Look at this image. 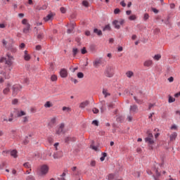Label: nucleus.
<instances>
[{"mask_svg":"<svg viewBox=\"0 0 180 180\" xmlns=\"http://www.w3.org/2000/svg\"><path fill=\"white\" fill-rule=\"evenodd\" d=\"M13 60H15L13 56H12L11 53L7 52L6 54V57L1 56L0 58V63H5L6 65L11 67L13 64Z\"/></svg>","mask_w":180,"mask_h":180,"instance_id":"f257e3e1","label":"nucleus"},{"mask_svg":"<svg viewBox=\"0 0 180 180\" xmlns=\"http://www.w3.org/2000/svg\"><path fill=\"white\" fill-rule=\"evenodd\" d=\"M114 74L115 73L113 72V68L112 66L106 67L104 72V75H105V77H108V78H112Z\"/></svg>","mask_w":180,"mask_h":180,"instance_id":"f03ea898","label":"nucleus"},{"mask_svg":"<svg viewBox=\"0 0 180 180\" xmlns=\"http://www.w3.org/2000/svg\"><path fill=\"white\" fill-rule=\"evenodd\" d=\"M22 89V86L20 84H15L13 86V96H16L18 92Z\"/></svg>","mask_w":180,"mask_h":180,"instance_id":"7ed1b4c3","label":"nucleus"},{"mask_svg":"<svg viewBox=\"0 0 180 180\" xmlns=\"http://www.w3.org/2000/svg\"><path fill=\"white\" fill-rule=\"evenodd\" d=\"M11 154V157H13V158H18V151L16 150H4L2 152L3 154Z\"/></svg>","mask_w":180,"mask_h":180,"instance_id":"20e7f679","label":"nucleus"},{"mask_svg":"<svg viewBox=\"0 0 180 180\" xmlns=\"http://www.w3.org/2000/svg\"><path fill=\"white\" fill-rule=\"evenodd\" d=\"M49 172V166L44 165L41 167V175H46Z\"/></svg>","mask_w":180,"mask_h":180,"instance_id":"39448f33","label":"nucleus"},{"mask_svg":"<svg viewBox=\"0 0 180 180\" xmlns=\"http://www.w3.org/2000/svg\"><path fill=\"white\" fill-rule=\"evenodd\" d=\"M53 157L54 160H58V158H61V157H63V152L56 151L53 153Z\"/></svg>","mask_w":180,"mask_h":180,"instance_id":"423d86ee","label":"nucleus"},{"mask_svg":"<svg viewBox=\"0 0 180 180\" xmlns=\"http://www.w3.org/2000/svg\"><path fill=\"white\" fill-rule=\"evenodd\" d=\"M129 112L131 113H137L139 112V108L137 107V105H133L130 106Z\"/></svg>","mask_w":180,"mask_h":180,"instance_id":"0eeeda50","label":"nucleus"},{"mask_svg":"<svg viewBox=\"0 0 180 180\" xmlns=\"http://www.w3.org/2000/svg\"><path fill=\"white\" fill-rule=\"evenodd\" d=\"M60 75L61 78H67V77H68V72H67V70L61 69L60 71Z\"/></svg>","mask_w":180,"mask_h":180,"instance_id":"6e6552de","label":"nucleus"},{"mask_svg":"<svg viewBox=\"0 0 180 180\" xmlns=\"http://www.w3.org/2000/svg\"><path fill=\"white\" fill-rule=\"evenodd\" d=\"M7 50L11 51V53H13V54L18 51V49H16V47H15L12 44H8V47L7 48Z\"/></svg>","mask_w":180,"mask_h":180,"instance_id":"1a4fd4ad","label":"nucleus"},{"mask_svg":"<svg viewBox=\"0 0 180 180\" xmlns=\"http://www.w3.org/2000/svg\"><path fill=\"white\" fill-rule=\"evenodd\" d=\"M56 122H57V117H53L51 119L50 122H49V126L50 127H53V126L54 124H56Z\"/></svg>","mask_w":180,"mask_h":180,"instance_id":"9d476101","label":"nucleus"},{"mask_svg":"<svg viewBox=\"0 0 180 180\" xmlns=\"http://www.w3.org/2000/svg\"><path fill=\"white\" fill-rule=\"evenodd\" d=\"M155 169V175H153V178L154 180H160V177L161 176V173L160 172H158V169Z\"/></svg>","mask_w":180,"mask_h":180,"instance_id":"9b49d317","label":"nucleus"},{"mask_svg":"<svg viewBox=\"0 0 180 180\" xmlns=\"http://www.w3.org/2000/svg\"><path fill=\"white\" fill-rule=\"evenodd\" d=\"M100 64H102V60H101V59H96L93 62V65L95 68H98Z\"/></svg>","mask_w":180,"mask_h":180,"instance_id":"f8f14e48","label":"nucleus"},{"mask_svg":"<svg viewBox=\"0 0 180 180\" xmlns=\"http://www.w3.org/2000/svg\"><path fill=\"white\" fill-rule=\"evenodd\" d=\"M88 105H89V101H83L79 104V108H80L81 109H85V108H86Z\"/></svg>","mask_w":180,"mask_h":180,"instance_id":"ddd939ff","label":"nucleus"},{"mask_svg":"<svg viewBox=\"0 0 180 180\" xmlns=\"http://www.w3.org/2000/svg\"><path fill=\"white\" fill-rule=\"evenodd\" d=\"M134 99L138 105H143L144 103V101H143V99H140L136 96H134Z\"/></svg>","mask_w":180,"mask_h":180,"instance_id":"4468645a","label":"nucleus"},{"mask_svg":"<svg viewBox=\"0 0 180 180\" xmlns=\"http://www.w3.org/2000/svg\"><path fill=\"white\" fill-rule=\"evenodd\" d=\"M74 29H75V24L74 23L70 24V28L68 29L67 30V33L68 34H70V33H72V32L74 31Z\"/></svg>","mask_w":180,"mask_h":180,"instance_id":"2eb2a0df","label":"nucleus"},{"mask_svg":"<svg viewBox=\"0 0 180 180\" xmlns=\"http://www.w3.org/2000/svg\"><path fill=\"white\" fill-rule=\"evenodd\" d=\"M112 25H113L115 29H117V30L120 29V24L119 22V20H114L112 22Z\"/></svg>","mask_w":180,"mask_h":180,"instance_id":"dca6fc26","label":"nucleus"},{"mask_svg":"<svg viewBox=\"0 0 180 180\" xmlns=\"http://www.w3.org/2000/svg\"><path fill=\"white\" fill-rule=\"evenodd\" d=\"M143 65L144 67H151V65H153V61L151 60H146L143 63Z\"/></svg>","mask_w":180,"mask_h":180,"instance_id":"f3484780","label":"nucleus"},{"mask_svg":"<svg viewBox=\"0 0 180 180\" xmlns=\"http://www.w3.org/2000/svg\"><path fill=\"white\" fill-rule=\"evenodd\" d=\"M51 19H53V13H51L44 18V20H45V22H49V20H51Z\"/></svg>","mask_w":180,"mask_h":180,"instance_id":"a211bd4d","label":"nucleus"},{"mask_svg":"<svg viewBox=\"0 0 180 180\" xmlns=\"http://www.w3.org/2000/svg\"><path fill=\"white\" fill-rule=\"evenodd\" d=\"M176 136H178V134H176V132H174L170 135V141H175V139H176Z\"/></svg>","mask_w":180,"mask_h":180,"instance_id":"6ab92c4d","label":"nucleus"},{"mask_svg":"<svg viewBox=\"0 0 180 180\" xmlns=\"http://www.w3.org/2000/svg\"><path fill=\"white\" fill-rule=\"evenodd\" d=\"M153 138H145L146 143H148V144H154V139Z\"/></svg>","mask_w":180,"mask_h":180,"instance_id":"aec40b11","label":"nucleus"},{"mask_svg":"<svg viewBox=\"0 0 180 180\" xmlns=\"http://www.w3.org/2000/svg\"><path fill=\"white\" fill-rule=\"evenodd\" d=\"M29 30H30V24H27L26 27L23 29V33L27 34V33H29Z\"/></svg>","mask_w":180,"mask_h":180,"instance_id":"412c9836","label":"nucleus"},{"mask_svg":"<svg viewBox=\"0 0 180 180\" xmlns=\"http://www.w3.org/2000/svg\"><path fill=\"white\" fill-rule=\"evenodd\" d=\"M125 75H127V78H131V77L134 76V72H133V71L129 70L125 73Z\"/></svg>","mask_w":180,"mask_h":180,"instance_id":"4be33fe9","label":"nucleus"},{"mask_svg":"<svg viewBox=\"0 0 180 180\" xmlns=\"http://www.w3.org/2000/svg\"><path fill=\"white\" fill-rule=\"evenodd\" d=\"M94 33H96L98 36H102V30H98V28L94 30Z\"/></svg>","mask_w":180,"mask_h":180,"instance_id":"5701e85b","label":"nucleus"},{"mask_svg":"<svg viewBox=\"0 0 180 180\" xmlns=\"http://www.w3.org/2000/svg\"><path fill=\"white\" fill-rule=\"evenodd\" d=\"M153 60L155 61H159L161 59V54H156L153 57Z\"/></svg>","mask_w":180,"mask_h":180,"instance_id":"b1692460","label":"nucleus"},{"mask_svg":"<svg viewBox=\"0 0 180 180\" xmlns=\"http://www.w3.org/2000/svg\"><path fill=\"white\" fill-rule=\"evenodd\" d=\"M65 143H68L69 141H75V139L71 136H68L65 139Z\"/></svg>","mask_w":180,"mask_h":180,"instance_id":"393cba45","label":"nucleus"},{"mask_svg":"<svg viewBox=\"0 0 180 180\" xmlns=\"http://www.w3.org/2000/svg\"><path fill=\"white\" fill-rule=\"evenodd\" d=\"M53 103L50 101H46V103L44 104V108H52Z\"/></svg>","mask_w":180,"mask_h":180,"instance_id":"a878e982","label":"nucleus"},{"mask_svg":"<svg viewBox=\"0 0 180 180\" xmlns=\"http://www.w3.org/2000/svg\"><path fill=\"white\" fill-rule=\"evenodd\" d=\"M2 44L4 46V47H5V49H8V48L9 47V45H8V41H6V40L3 39L2 40Z\"/></svg>","mask_w":180,"mask_h":180,"instance_id":"bb28decb","label":"nucleus"},{"mask_svg":"<svg viewBox=\"0 0 180 180\" xmlns=\"http://www.w3.org/2000/svg\"><path fill=\"white\" fill-rule=\"evenodd\" d=\"M79 51L78 50V49H77V48H73L72 49V53H73V56H74V57H75V56H77V54H78V52H79Z\"/></svg>","mask_w":180,"mask_h":180,"instance_id":"cd10ccee","label":"nucleus"},{"mask_svg":"<svg viewBox=\"0 0 180 180\" xmlns=\"http://www.w3.org/2000/svg\"><path fill=\"white\" fill-rule=\"evenodd\" d=\"M26 115V112L25 111L21 110L20 112H18V117H21V116H25Z\"/></svg>","mask_w":180,"mask_h":180,"instance_id":"c85d7f7f","label":"nucleus"},{"mask_svg":"<svg viewBox=\"0 0 180 180\" xmlns=\"http://www.w3.org/2000/svg\"><path fill=\"white\" fill-rule=\"evenodd\" d=\"M11 91V89H9V87H6L3 90V94L4 95H8V93Z\"/></svg>","mask_w":180,"mask_h":180,"instance_id":"c756f323","label":"nucleus"},{"mask_svg":"<svg viewBox=\"0 0 180 180\" xmlns=\"http://www.w3.org/2000/svg\"><path fill=\"white\" fill-rule=\"evenodd\" d=\"M146 134L148 136L146 138H153V133H151L150 130H148Z\"/></svg>","mask_w":180,"mask_h":180,"instance_id":"7c9ffc66","label":"nucleus"},{"mask_svg":"<svg viewBox=\"0 0 180 180\" xmlns=\"http://www.w3.org/2000/svg\"><path fill=\"white\" fill-rule=\"evenodd\" d=\"M103 95H104L105 98H108V96H110V94L108 93V91L105 89L103 90Z\"/></svg>","mask_w":180,"mask_h":180,"instance_id":"2f4dec72","label":"nucleus"},{"mask_svg":"<svg viewBox=\"0 0 180 180\" xmlns=\"http://www.w3.org/2000/svg\"><path fill=\"white\" fill-rule=\"evenodd\" d=\"M136 19H137V16H136V15H131L129 17V20H136Z\"/></svg>","mask_w":180,"mask_h":180,"instance_id":"473e14b6","label":"nucleus"},{"mask_svg":"<svg viewBox=\"0 0 180 180\" xmlns=\"http://www.w3.org/2000/svg\"><path fill=\"white\" fill-rule=\"evenodd\" d=\"M102 157L100 158L101 161H105V158L108 155L107 153H102Z\"/></svg>","mask_w":180,"mask_h":180,"instance_id":"72a5a7b5","label":"nucleus"},{"mask_svg":"<svg viewBox=\"0 0 180 180\" xmlns=\"http://www.w3.org/2000/svg\"><path fill=\"white\" fill-rule=\"evenodd\" d=\"M105 109H106V105L105 104H103L100 107V110H101V113H103V112H105Z\"/></svg>","mask_w":180,"mask_h":180,"instance_id":"f704fd0d","label":"nucleus"},{"mask_svg":"<svg viewBox=\"0 0 180 180\" xmlns=\"http://www.w3.org/2000/svg\"><path fill=\"white\" fill-rule=\"evenodd\" d=\"M103 32L108 30H110V25H105L103 28Z\"/></svg>","mask_w":180,"mask_h":180,"instance_id":"c9c22d12","label":"nucleus"},{"mask_svg":"<svg viewBox=\"0 0 180 180\" xmlns=\"http://www.w3.org/2000/svg\"><path fill=\"white\" fill-rule=\"evenodd\" d=\"M82 5H83V6H85L86 8H88V6H89V3L86 1H82Z\"/></svg>","mask_w":180,"mask_h":180,"instance_id":"e433bc0d","label":"nucleus"},{"mask_svg":"<svg viewBox=\"0 0 180 180\" xmlns=\"http://www.w3.org/2000/svg\"><path fill=\"white\" fill-rule=\"evenodd\" d=\"M77 78L82 79L84 78V73L82 72H79L77 73Z\"/></svg>","mask_w":180,"mask_h":180,"instance_id":"4c0bfd02","label":"nucleus"},{"mask_svg":"<svg viewBox=\"0 0 180 180\" xmlns=\"http://www.w3.org/2000/svg\"><path fill=\"white\" fill-rule=\"evenodd\" d=\"M150 18V15H148V13H145L144 15H143V20H148Z\"/></svg>","mask_w":180,"mask_h":180,"instance_id":"58836bf2","label":"nucleus"},{"mask_svg":"<svg viewBox=\"0 0 180 180\" xmlns=\"http://www.w3.org/2000/svg\"><path fill=\"white\" fill-rule=\"evenodd\" d=\"M62 110H63V111L67 110V112H71V108H70V107H63Z\"/></svg>","mask_w":180,"mask_h":180,"instance_id":"ea45409f","label":"nucleus"},{"mask_svg":"<svg viewBox=\"0 0 180 180\" xmlns=\"http://www.w3.org/2000/svg\"><path fill=\"white\" fill-rule=\"evenodd\" d=\"M24 60H25V61H29V60H30V55H24Z\"/></svg>","mask_w":180,"mask_h":180,"instance_id":"a19ab883","label":"nucleus"},{"mask_svg":"<svg viewBox=\"0 0 180 180\" xmlns=\"http://www.w3.org/2000/svg\"><path fill=\"white\" fill-rule=\"evenodd\" d=\"M51 80L54 82V81H57V76L56 75H53L51 77Z\"/></svg>","mask_w":180,"mask_h":180,"instance_id":"79ce46f5","label":"nucleus"},{"mask_svg":"<svg viewBox=\"0 0 180 180\" xmlns=\"http://www.w3.org/2000/svg\"><path fill=\"white\" fill-rule=\"evenodd\" d=\"M22 122H23V123H27V122H29V117H24L23 118H22Z\"/></svg>","mask_w":180,"mask_h":180,"instance_id":"37998d69","label":"nucleus"},{"mask_svg":"<svg viewBox=\"0 0 180 180\" xmlns=\"http://www.w3.org/2000/svg\"><path fill=\"white\" fill-rule=\"evenodd\" d=\"M22 25H25L26 26H27V25H29V23L27 22V19H26V18L22 19Z\"/></svg>","mask_w":180,"mask_h":180,"instance_id":"c03bdc74","label":"nucleus"},{"mask_svg":"<svg viewBox=\"0 0 180 180\" xmlns=\"http://www.w3.org/2000/svg\"><path fill=\"white\" fill-rule=\"evenodd\" d=\"M92 112H93V113H94L95 115H96V113H99V110H98V108H94L92 109Z\"/></svg>","mask_w":180,"mask_h":180,"instance_id":"a18cd8bd","label":"nucleus"},{"mask_svg":"<svg viewBox=\"0 0 180 180\" xmlns=\"http://www.w3.org/2000/svg\"><path fill=\"white\" fill-rule=\"evenodd\" d=\"M108 180H113V179H115V175H113L112 174H109L108 177Z\"/></svg>","mask_w":180,"mask_h":180,"instance_id":"49530a36","label":"nucleus"},{"mask_svg":"<svg viewBox=\"0 0 180 180\" xmlns=\"http://www.w3.org/2000/svg\"><path fill=\"white\" fill-rule=\"evenodd\" d=\"M26 180H36V179L32 175H30L27 177Z\"/></svg>","mask_w":180,"mask_h":180,"instance_id":"de8ad7c7","label":"nucleus"},{"mask_svg":"<svg viewBox=\"0 0 180 180\" xmlns=\"http://www.w3.org/2000/svg\"><path fill=\"white\" fill-rule=\"evenodd\" d=\"M173 102H175V98L169 96V103H172Z\"/></svg>","mask_w":180,"mask_h":180,"instance_id":"09e8293b","label":"nucleus"},{"mask_svg":"<svg viewBox=\"0 0 180 180\" xmlns=\"http://www.w3.org/2000/svg\"><path fill=\"white\" fill-rule=\"evenodd\" d=\"M23 166L25 167V168H30V163L29 162H25L23 164Z\"/></svg>","mask_w":180,"mask_h":180,"instance_id":"8fccbe9b","label":"nucleus"},{"mask_svg":"<svg viewBox=\"0 0 180 180\" xmlns=\"http://www.w3.org/2000/svg\"><path fill=\"white\" fill-rule=\"evenodd\" d=\"M82 54H86V48L83 47L81 50Z\"/></svg>","mask_w":180,"mask_h":180,"instance_id":"3c124183","label":"nucleus"},{"mask_svg":"<svg viewBox=\"0 0 180 180\" xmlns=\"http://www.w3.org/2000/svg\"><path fill=\"white\" fill-rule=\"evenodd\" d=\"M60 11L61 13H65V12H67V9H65V8H64V7H61L60 8Z\"/></svg>","mask_w":180,"mask_h":180,"instance_id":"603ef678","label":"nucleus"},{"mask_svg":"<svg viewBox=\"0 0 180 180\" xmlns=\"http://www.w3.org/2000/svg\"><path fill=\"white\" fill-rule=\"evenodd\" d=\"M92 124H94L95 126H98L99 122H98V120H94L92 121Z\"/></svg>","mask_w":180,"mask_h":180,"instance_id":"864d4df0","label":"nucleus"},{"mask_svg":"<svg viewBox=\"0 0 180 180\" xmlns=\"http://www.w3.org/2000/svg\"><path fill=\"white\" fill-rule=\"evenodd\" d=\"M114 13H115V15H117V14L120 13V9H119V8H115V9L114 10Z\"/></svg>","mask_w":180,"mask_h":180,"instance_id":"5fc2aeb1","label":"nucleus"},{"mask_svg":"<svg viewBox=\"0 0 180 180\" xmlns=\"http://www.w3.org/2000/svg\"><path fill=\"white\" fill-rule=\"evenodd\" d=\"M44 37V35L42 33H39L38 35H37V39H39V40H41V39H43Z\"/></svg>","mask_w":180,"mask_h":180,"instance_id":"6e6d98bb","label":"nucleus"},{"mask_svg":"<svg viewBox=\"0 0 180 180\" xmlns=\"http://www.w3.org/2000/svg\"><path fill=\"white\" fill-rule=\"evenodd\" d=\"M90 165L91 167H95V165H96V162L95 160H91Z\"/></svg>","mask_w":180,"mask_h":180,"instance_id":"4d7b16f0","label":"nucleus"},{"mask_svg":"<svg viewBox=\"0 0 180 180\" xmlns=\"http://www.w3.org/2000/svg\"><path fill=\"white\" fill-rule=\"evenodd\" d=\"M64 129L59 128L56 130V134H60Z\"/></svg>","mask_w":180,"mask_h":180,"instance_id":"13d9d810","label":"nucleus"},{"mask_svg":"<svg viewBox=\"0 0 180 180\" xmlns=\"http://www.w3.org/2000/svg\"><path fill=\"white\" fill-rule=\"evenodd\" d=\"M23 84H26L27 85L29 84V79L25 78L23 79Z\"/></svg>","mask_w":180,"mask_h":180,"instance_id":"bf43d9fd","label":"nucleus"},{"mask_svg":"<svg viewBox=\"0 0 180 180\" xmlns=\"http://www.w3.org/2000/svg\"><path fill=\"white\" fill-rule=\"evenodd\" d=\"M12 105H18V99H13L12 101Z\"/></svg>","mask_w":180,"mask_h":180,"instance_id":"052dcab7","label":"nucleus"},{"mask_svg":"<svg viewBox=\"0 0 180 180\" xmlns=\"http://www.w3.org/2000/svg\"><path fill=\"white\" fill-rule=\"evenodd\" d=\"M151 9L154 13H158L159 12V11L155 8H152Z\"/></svg>","mask_w":180,"mask_h":180,"instance_id":"680f3d73","label":"nucleus"},{"mask_svg":"<svg viewBox=\"0 0 180 180\" xmlns=\"http://www.w3.org/2000/svg\"><path fill=\"white\" fill-rule=\"evenodd\" d=\"M27 139H29V138L27 136H26L25 139L23 141L24 144H27L29 143V140Z\"/></svg>","mask_w":180,"mask_h":180,"instance_id":"e2e57ef3","label":"nucleus"},{"mask_svg":"<svg viewBox=\"0 0 180 180\" xmlns=\"http://www.w3.org/2000/svg\"><path fill=\"white\" fill-rule=\"evenodd\" d=\"M167 81H169V82H174V77H170L167 79Z\"/></svg>","mask_w":180,"mask_h":180,"instance_id":"0e129e2a","label":"nucleus"},{"mask_svg":"<svg viewBox=\"0 0 180 180\" xmlns=\"http://www.w3.org/2000/svg\"><path fill=\"white\" fill-rule=\"evenodd\" d=\"M91 148H92V150H94V151H98V146H91Z\"/></svg>","mask_w":180,"mask_h":180,"instance_id":"69168bd1","label":"nucleus"},{"mask_svg":"<svg viewBox=\"0 0 180 180\" xmlns=\"http://www.w3.org/2000/svg\"><path fill=\"white\" fill-rule=\"evenodd\" d=\"M5 165H6L5 162H2L0 165V169H4V167H5Z\"/></svg>","mask_w":180,"mask_h":180,"instance_id":"338daca9","label":"nucleus"},{"mask_svg":"<svg viewBox=\"0 0 180 180\" xmlns=\"http://www.w3.org/2000/svg\"><path fill=\"white\" fill-rule=\"evenodd\" d=\"M180 96V91L174 94V98H179Z\"/></svg>","mask_w":180,"mask_h":180,"instance_id":"774afa93","label":"nucleus"}]
</instances>
